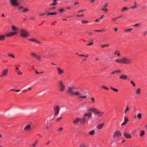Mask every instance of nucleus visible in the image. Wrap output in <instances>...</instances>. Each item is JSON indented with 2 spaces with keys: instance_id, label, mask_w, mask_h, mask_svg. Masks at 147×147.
Masks as SVG:
<instances>
[{
  "instance_id": "nucleus-1",
  "label": "nucleus",
  "mask_w": 147,
  "mask_h": 147,
  "mask_svg": "<svg viewBox=\"0 0 147 147\" xmlns=\"http://www.w3.org/2000/svg\"><path fill=\"white\" fill-rule=\"evenodd\" d=\"M73 94V95L77 96L79 99H86L87 96L86 92L81 88H76Z\"/></svg>"
},
{
  "instance_id": "nucleus-2",
  "label": "nucleus",
  "mask_w": 147,
  "mask_h": 147,
  "mask_svg": "<svg viewBox=\"0 0 147 147\" xmlns=\"http://www.w3.org/2000/svg\"><path fill=\"white\" fill-rule=\"evenodd\" d=\"M11 28L14 32L6 33L5 35H0V37L12 36L17 35L18 33V31L19 30V28L16 27L15 25H13L11 26Z\"/></svg>"
},
{
  "instance_id": "nucleus-3",
  "label": "nucleus",
  "mask_w": 147,
  "mask_h": 147,
  "mask_svg": "<svg viewBox=\"0 0 147 147\" xmlns=\"http://www.w3.org/2000/svg\"><path fill=\"white\" fill-rule=\"evenodd\" d=\"M87 111L92 112L98 117H100L102 116L104 113V111H100L94 107L89 108L88 109Z\"/></svg>"
},
{
  "instance_id": "nucleus-4",
  "label": "nucleus",
  "mask_w": 147,
  "mask_h": 147,
  "mask_svg": "<svg viewBox=\"0 0 147 147\" xmlns=\"http://www.w3.org/2000/svg\"><path fill=\"white\" fill-rule=\"evenodd\" d=\"M116 62L121 64H130L131 63V60L128 58L124 57L121 58L117 59L115 60Z\"/></svg>"
},
{
  "instance_id": "nucleus-5",
  "label": "nucleus",
  "mask_w": 147,
  "mask_h": 147,
  "mask_svg": "<svg viewBox=\"0 0 147 147\" xmlns=\"http://www.w3.org/2000/svg\"><path fill=\"white\" fill-rule=\"evenodd\" d=\"M20 33L22 37H28L31 36L30 33L24 29H21Z\"/></svg>"
},
{
  "instance_id": "nucleus-6",
  "label": "nucleus",
  "mask_w": 147,
  "mask_h": 147,
  "mask_svg": "<svg viewBox=\"0 0 147 147\" xmlns=\"http://www.w3.org/2000/svg\"><path fill=\"white\" fill-rule=\"evenodd\" d=\"M59 83V88L60 91L61 92H64L66 90L65 86L62 80H60Z\"/></svg>"
},
{
  "instance_id": "nucleus-7",
  "label": "nucleus",
  "mask_w": 147,
  "mask_h": 147,
  "mask_svg": "<svg viewBox=\"0 0 147 147\" xmlns=\"http://www.w3.org/2000/svg\"><path fill=\"white\" fill-rule=\"evenodd\" d=\"M9 73V69L7 68H5L2 71L1 77H6L7 76Z\"/></svg>"
},
{
  "instance_id": "nucleus-8",
  "label": "nucleus",
  "mask_w": 147,
  "mask_h": 147,
  "mask_svg": "<svg viewBox=\"0 0 147 147\" xmlns=\"http://www.w3.org/2000/svg\"><path fill=\"white\" fill-rule=\"evenodd\" d=\"M76 88L74 86H69L68 87L67 92L70 94H71L73 95L74 92V90H75Z\"/></svg>"
},
{
  "instance_id": "nucleus-9",
  "label": "nucleus",
  "mask_w": 147,
  "mask_h": 147,
  "mask_svg": "<svg viewBox=\"0 0 147 147\" xmlns=\"http://www.w3.org/2000/svg\"><path fill=\"white\" fill-rule=\"evenodd\" d=\"M30 55L32 57L35 58L38 60H40L42 59V58L40 56L37 55L34 52L31 53Z\"/></svg>"
},
{
  "instance_id": "nucleus-10",
  "label": "nucleus",
  "mask_w": 147,
  "mask_h": 147,
  "mask_svg": "<svg viewBox=\"0 0 147 147\" xmlns=\"http://www.w3.org/2000/svg\"><path fill=\"white\" fill-rule=\"evenodd\" d=\"M56 69L57 73L59 75H61L64 74V71L63 69L60 67H57Z\"/></svg>"
},
{
  "instance_id": "nucleus-11",
  "label": "nucleus",
  "mask_w": 147,
  "mask_h": 147,
  "mask_svg": "<svg viewBox=\"0 0 147 147\" xmlns=\"http://www.w3.org/2000/svg\"><path fill=\"white\" fill-rule=\"evenodd\" d=\"M85 113L83 115V116H84L86 118H87L88 119L91 118L92 117V113L91 112V111Z\"/></svg>"
},
{
  "instance_id": "nucleus-12",
  "label": "nucleus",
  "mask_w": 147,
  "mask_h": 147,
  "mask_svg": "<svg viewBox=\"0 0 147 147\" xmlns=\"http://www.w3.org/2000/svg\"><path fill=\"white\" fill-rule=\"evenodd\" d=\"M19 9L21 10L22 12L23 13H25L29 11V9L25 7L24 6H21L19 7Z\"/></svg>"
},
{
  "instance_id": "nucleus-13",
  "label": "nucleus",
  "mask_w": 147,
  "mask_h": 147,
  "mask_svg": "<svg viewBox=\"0 0 147 147\" xmlns=\"http://www.w3.org/2000/svg\"><path fill=\"white\" fill-rule=\"evenodd\" d=\"M121 132L118 130L115 131L113 135V138H117L121 136Z\"/></svg>"
},
{
  "instance_id": "nucleus-14",
  "label": "nucleus",
  "mask_w": 147,
  "mask_h": 147,
  "mask_svg": "<svg viewBox=\"0 0 147 147\" xmlns=\"http://www.w3.org/2000/svg\"><path fill=\"white\" fill-rule=\"evenodd\" d=\"M54 116H55L59 114L60 110V108L59 106H57L54 108Z\"/></svg>"
},
{
  "instance_id": "nucleus-15",
  "label": "nucleus",
  "mask_w": 147,
  "mask_h": 147,
  "mask_svg": "<svg viewBox=\"0 0 147 147\" xmlns=\"http://www.w3.org/2000/svg\"><path fill=\"white\" fill-rule=\"evenodd\" d=\"M134 93L136 95H140L141 93V89L140 88L138 87L135 89Z\"/></svg>"
},
{
  "instance_id": "nucleus-16",
  "label": "nucleus",
  "mask_w": 147,
  "mask_h": 147,
  "mask_svg": "<svg viewBox=\"0 0 147 147\" xmlns=\"http://www.w3.org/2000/svg\"><path fill=\"white\" fill-rule=\"evenodd\" d=\"M45 124L46 126V128L47 130L52 129V125L48 121H47Z\"/></svg>"
},
{
  "instance_id": "nucleus-17",
  "label": "nucleus",
  "mask_w": 147,
  "mask_h": 147,
  "mask_svg": "<svg viewBox=\"0 0 147 147\" xmlns=\"http://www.w3.org/2000/svg\"><path fill=\"white\" fill-rule=\"evenodd\" d=\"M27 40L32 42H36L38 43H40L39 41L37 40L34 38H33L31 37H28Z\"/></svg>"
},
{
  "instance_id": "nucleus-18",
  "label": "nucleus",
  "mask_w": 147,
  "mask_h": 147,
  "mask_svg": "<svg viewBox=\"0 0 147 147\" xmlns=\"http://www.w3.org/2000/svg\"><path fill=\"white\" fill-rule=\"evenodd\" d=\"M32 129L31 125L30 124H28L26 125L24 128V130L26 131H29Z\"/></svg>"
},
{
  "instance_id": "nucleus-19",
  "label": "nucleus",
  "mask_w": 147,
  "mask_h": 147,
  "mask_svg": "<svg viewBox=\"0 0 147 147\" xmlns=\"http://www.w3.org/2000/svg\"><path fill=\"white\" fill-rule=\"evenodd\" d=\"M105 125L104 123H102L99 124L98 125H97L96 127V128L98 130H100L102 129L103 127V126Z\"/></svg>"
},
{
  "instance_id": "nucleus-20",
  "label": "nucleus",
  "mask_w": 147,
  "mask_h": 147,
  "mask_svg": "<svg viewBox=\"0 0 147 147\" xmlns=\"http://www.w3.org/2000/svg\"><path fill=\"white\" fill-rule=\"evenodd\" d=\"M128 76L124 74L121 75L119 77V78L121 80H125L128 78Z\"/></svg>"
},
{
  "instance_id": "nucleus-21",
  "label": "nucleus",
  "mask_w": 147,
  "mask_h": 147,
  "mask_svg": "<svg viewBox=\"0 0 147 147\" xmlns=\"http://www.w3.org/2000/svg\"><path fill=\"white\" fill-rule=\"evenodd\" d=\"M113 55L114 56H117V57H120L121 54L119 52V51L118 50H115L113 53Z\"/></svg>"
},
{
  "instance_id": "nucleus-22",
  "label": "nucleus",
  "mask_w": 147,
  "mask_h": 147,
  "mask_svg": "<svg viewBox=\"0 0 147 147\" xmlns=\"http://www.w3.org/2000/svg\"><path fill=\"white\" fill-rule=\"evenodd\" d=\"M80 122L82 124H84L86 123V118H85L84 116H83V117L82 118H80Z\"/></svg>"
},
{
  "instance_id": "nucleus-23",
  "label": "nucleus",
  "mask_w": 147,
  "mask_h": 147,
  "mask_svg": "<svg viewBox=\"0 0 147 147\" xmlns=\"http://www.w3.org/2000/svg\"><path fill=\"white\" fill-rule=\"evenodd\" d=\"M123 135L124 136L127 138L131 139L132 138L131 135L125 132L124 133Z\"/></svg>"
},
{
  "instance_id": "nucleus-24",
  "label": "nucleus",
  "mask_w": 147,
  "mask_h": 147,
  "mask_svg": "<svg viewBox=\"0 0 147 147\" xmlns=\"http://www.w3.org/2000/svg\"><path fill=\"white\" fill-rule=\"evenodd\" d=\"M80 118L79 117H76L73 120V123L74 124H76L78 122H80Z\"/></svg>"
},
{
  "instance_id": "nucleus-25",
  "label": "nucleus",
  "mask_w": 147,
  "mask_h": 147,
  "mask_svg": "<svg viewBox=\"0 0 147 147\" xmlns=\"http://www.w3.org/2000/svg\"><path fill=\"white\" fill-rule=\"evenodd\" d=\"M95 131L93 129L89 131L88 132V134L90 136H93L95 134Z\"/></svg>"
},
{
  "instance_id": "nucleus-26",
  "label": "nucleus",
  "mask_w": 147,
  "mask_h": 147,
  "mask_svg": "<svg viewBox=\"0 0 147 147\" xmlns=\"http://www.w3.org/2000/svg\"><path fill=\"white\" fill-rule=\"evenodd\" d=\"M130 108L128 105L126 106V108L124 110V113L126 114L127 112H129V111Z\"/></svg>"
},
{
  "instance_id": "nucleus-27",
  "label": "nucleus",
  "mask_w": 147,
  "mask_h": 147,
  "mask_svg": "<svg viewBox=\"0 0 147 147\" xmlns=\"http://www.w3.org/2000/svg\"><path fill=\"white\" fill-rule=\"evenodd\" d=\"M133 30L132 28L125 29L124 30V32L126 33H129L132 30Z\"/></svg>"
},
{
  "instance_id": "nucleus-28",
  "label": "nucleus",
  "mask_w": 147,
  "mask_h": 147,
  "mask_svg": "<svg viewBox=\"0 0 147 147\" xmlns=\"http://www.w3.org/2000/svg\"><path fill=\"white\" fill-rule=\"evenodd\" d=\"M138 7V5L137 3L136 2H135L134 4V6L131 7L130 9H134L137 8Z\"/></svg>"
},
{
  "instance_id": "nucleus-29",
  "label": "nucleus",
  "mask_w": 147,
  "mask_h": 147,
  "mask_svg": "<svg viewBox=\"0 0 147 147\" xmlns=\"http://www.w3.org/2000/svg\"><path fill=\"white\" fill-rule=\"evenodd\" d=\"M145 134V132L143 130H142L140 131V136L141 137L143 136Z\"/></svg>"
},
{
  "instance_id": "nucleus-30",
  "label": "nucleus",
  "mask_w": 147,
  "mask_h": 147,
  "mask_svg": "<svg viewBox=\"0 0 147 147\" xmlns=\"http://www.w3.org/2000/svg\"><path fill=\"white\" fill-rule=\"evenodd\" d=\"M110 88L111 90H112L116 92H117L118 91V90L117 89L111 86L110 87Z\"/></svg>"
},
{
  "instance_id": "nucleus-31",
  "label": "nucleus",
  "mask_w": 147,
  "mask_h": 147,
  "mask_svg": "<svg viewBox=\"0 0 147 147\" xmlns=\"http://www.w3.org/2000/svg\"><path fill=\"white\" fill-rule=\"evenodd\" d=\"M8 56L9 57H11L13 59L15 58V56L13 54L9 53L8 54Z\"/></svg>"
},
{
  "instance_id": "nucleus-32",
  "label": "nucleus",
  "mask_w": 147,
  "mask_h": 147,
  "mask_svg": "<svg viewBox=\"0 0 147 147\" xmlns=\"http://www.w3.org/2000/svg\"><path fill=\"white\" fill-rule=\"evenodd\" d=\"M137 117L139 119H141L142 117V115L141 113H138L137 115Z\"/></svg>"
},
{
  "instance_id": "nucleus-33",
  "label": "nucleus",
  "mask_w": 147,
  "mask_h": 147,
  "mask_svg": "<svg viewBox=\"0 0 147 147\" xmlns=\"http://www.w3.org/2000/svg\"><path fill=\"white\" fill-rule=\"evenodd\" d=\"M78 55L80 56L85 57H88V55H84V54H78Z\"/></svg>"
},
{
  "instance_id": "nucleus-34",
  "label": "nucleus",
  "mask_w": 147,
  "mask_h": 147,
  "mask_svg": "<svg viewBox=\"0 0 147 147\" xmlns=\"http://www.w3.org/2000/svg\"><path fill=\"white\" fill-rule=\"evenodd\" d=\"M90 99L92 104H95V102L94 98H90Z\"/></svg>"
},
{
  "instance_id": "nucleus-35",
  "label": "nucleus",
  "mask_w": 147,
  "mask_h": 147,
  "mask_svg": "<svg viewBox=\"0 0 147 147\" xmlns=\"http://www.w3.org/2000/svg\"><path fill=\"white\" fill-rule=\"evenodd\" d=\"M57 14V12H51L48 13L47 14V15H55Z\"/></svg>"
},
{
  "instance_id": "nucleus-36",
  "label": "nucleus",
  "mask_w": 147,
  "mask_h": 147,
  "mask_svg": "<svg viewBox=\"0 0 147 147\" xmlns=\"http://www.w3.org/2000/svg\"><path fill=\"white\" fill-rule=\"evenodd\" d=\"M101 87L102 88L104 89L107 90H109V88L107 87L106 86H104V85L102 86H101Z\"/></svg>"
},
{
  "instance_id": "nucleus-37",
  "label": "nucleus",
  "mask_w": 147,
  "mask_h": 147,
  "mask_svg": "<svg viewBox=\"0 0 147 147\" xmlns=\"http://www.w3.org/2000/svg\"><path fill=\"white\" fill-rule=\"evenodd\" d=\"M38 142V140H36L35 143L32 144V146L33 147H35L36 146V144H37Z\"/></svg>"
},
{
  "instance_id": "nucleus-38",
  "label": "nucleus",
  "mask_w": 147,
  "mask_h": 147,
  "mask_svg": "<svg viewBox=\"0 0 147 147\" xmlns=\"http://www.w3.org/2000/svg\"><path fill=\"white\" fill-rule=\"evenodd\" d=\"M10 91H13L14 92H18L20 91V90H16L15 89H10Z\"/></svg>"
},
{
  "instance_id": "nucleus-39",
  "label": "nucleus",
  "mask_w": 147,
  "mask_h": 147,
  "mask_svg": "<svg viewBox=\"0 0 147 147\" xmlns=\"http://www.w3.org/2000/svg\"><path fill=\"white\" fill-rule=\"evenodd\" d=\"M129 9L127 7H124L121 10V12H123L124 11L128 10Z\"/></svg>"
},
{
  "instance_id": "nucleus-40",
  "label": "nucleus",
  "mask_w": 147,
  "mask_h": 147,
  "mask_svg": "<svg viewBox=\"0 0 147 147\" xmlns=\"http://www.w3.org/2000/svg\"><path fill=\"white\" fill-rule=\"evenodd\" d=\"M79 147H86V146L85 144L83 143L81 144Z\"/></svg>"
},
{
  "instance_id": "nucleus-41",
  "label": "nucleus",
  "mask_w": 147,
  "mask_h": 147,
  "mask_svg": "<svg viewBox=\"0 0 147 147\" xmlns=\"http://www.w3.org/2000/svg\"><path fill=\"white\" fill-rule=\"evenodd\" d=\"M130 83L131 84L132 86L134 87H135L136 86V84L135 82L131 80L130 81Z\"/></svg>"
},
{
  "instance_id": "nucleus-42",
  "label": "nucleus",
  "mask_w": 147,
  "mask_h": 147,
  "mask_svg": "<svg viewBox=\"0 0 147 147\" xmlns=\"http://www.w3.org/2000/svg\"><path fill=\"white\" fill-rule=\"evenodd\" d=\"M141 24L140 23H137L133 25V26L134 27H138Z\"/></svg>"
},
{
  "instance_id": "nucleus-43",
  "label": "nucleus",
  "mask_w": 147,
  "mask_h": 147,
  "mask_svg": "<svg viewBox=\"0 0 147 147\" xmlns=\"http://www.w3.org/2000/svg\"><path fill=\"white\" fill-rule=\"evenodd\" d=\"M124 121L127 122L129 120L127 116H125L124 117Z\"/></svg>"
},
{
  "instance_id": "nucleus-44",
  "label": "nucleus",
  "mask_w": 147,
  "mask_h": 147,
  "mask_svg": "<svg viewBox=\"0 0 147 147\" xmlns=\"http://www.w3.org/2000/svg\"><path fill=\"white\" fill-rule=\"evenodd\" d=\"M101 10L105 12H107L108 11V9H107L104 8H102Z\"/></svg>"
},
{
  "instance_id": "nucleus-45",
  "label": "nucleus",
  "mask_w": 147,
  "mask_h": 147,
  "mask_svg": "<svg viewBox=\"0 0 147 147\" xmlns=\"http://www.w3.org/2000/svg\"><path fill=\"white\" fill-rule=\"evenodd\" d=\"M109 46L108 45H101V47L102 48H103L105 47H108Z\"/></svg>"
},
{
  "instance_id": "nucleus-46",
  "label": "nucleus",
  "mask_w": 147,
  "mask_h": 147,
  "mask_svg": "<svg viewBox=\"0 0 147 147\" xmlns=\"http://www.w3.org/2000/svg\"><path fill=\"white\" fill-rule=\"evenodd\" d=\"M81 22L82 23L86 24L88 23V21L86 20H82Z\"/></svg>"
},
{
  "instance_id": "nucleus-47",
  "label": "nucleus",
  "mask_w": 147,
  "mask_h": 147,
  "mask_svg": "<svg viewBox=\"0 0 147 147\" xmlns=\"http://www.w3.org/2000/svg\"><path fill=\"white\" fill-rule=\"evenodd\" d=\"M54 3H51L50 4V5H55L57 4V2L56 1H53Z\"/></svg>"
},
{
  "instance_id": "nucleus-48",
  "label": "nucleus",
  "mask_w": 147,
  "mask_h": 147,
  "mask_svg": "<svg viewBox=\"0 0 147 147\" xmlns=\"http://www.w3.org/2000/svg\"><path fill=\"white\" fill-rule=\"evenodd\" d=\"M107 6H108V3H105L104 5L103 6L102 8H105L106 7H107Z\"/></svg>"
},
{
  "instance_id": "nucleus-49",
  "label": "nucleus",
  "mask_w": 147,
  "mask_h": 147,
  "mask_svg": "<svg viewBox=\"0 0 147 147\" xmlns=\"http://www.w3.org/2000/svg\"><path fill=\"white\" fill-rule=\"evenodd\" d=\"M93 42H89V43H88L87 45V46H90V45H93Z\"/></svg>"
},
{
  "instance_id": "nucleus-50",
  "label": "nucleus",
  "mask_w": 147,
  "mask_h": 147,
  "mask_svg": "<svg viewBox=\"0 0 147 147\" xmlns=\"http://www.w3.org/2000/svg\"><path fill=\"white\" fill-rule=\"evenodd\" d=\"M62 118H63L62 117H60L56 119V121L58 122L60 120L62 119Z\"/></svg>"
},
{
  "instance_id": "nucleus-51",
  "label": "nucleus",
  "mask_w": 147,
  "mask_h": 147,
  "mask_svg": "<svg viewBox=\"0 0 147 147\" xmlns=\"http://www.w3.org/2000/svg\"><path fill=\"white\" fill-rule=\"evenodd\" d=\"M147 33V31H145L143 32V36H146V34Z\"/></svg>"
},
{
  "instance_id": "nucleus-52",
  "label": "nucleus",
  "mask_w": 147,
  "mask_h": 147,
  "mask_svg": "<svg viewBox=\"0 0 147 147\" xmlns=\"http://www.w3.org/2000/svg\"><path fill=\"white\" fill-rule=\"evenodd\" d=\"M146 8V7L145 5H144L142 6V9L143 10L145 9Z\"/></svg>"
},
{
  "instance_id": "nucleus-53",
  "label": "nucleus",
  "mask_w": 147,
  "mask_h": 147,
  "mask_svg": "<svg viewBox=\"0 0 147 147\" xmlns=\"http://www.w3.org/2000/svg\"><path fill=\"white\" fill-rule=\"evenodd\" d=\"M117 19H118V18H117V17H115V18H113L112 19V20L113 21H115Z\"/></svg>"
},
{
  "instance_id": "nucleus-54",
  "label": "nucleus",
  "mask_w": 147,
  "mask_h": 147,
  "mask_svg": "<svg viewBox=\"0 0 147 147\" xmlns=\"http://www.w3.org/2000/svg\"><path fill=\"white\" fill-rule=\"evenodd\" d=\"M63 129V128L62 127H60L57 130V131H61Z\"/></svg>"
},
{
  "instance_id": "nucleus-55",
  "label": "nucleus",
  "mask_w": 147,
  "mask_h": 147,
  "mask_svg": "<svg viewBox=\"0 0 147 147\" xmlns=\"http://www.w3.org/2000/svg\"><path fill=\"white\" fill-rule=\"evenodd\" d=\"M115 71L116 73H121V71L120 70H117Z\"/></svg>"
},
{
  "instance_id": "nucleus-56",
  "label": "nucleus",
  "mask_w": 147,
  "mask_h": 147,
  "mask_svg": "<svg viewBox=\"0 0 147 147\" xmlns=\"http://www.w3.org/2000/svg\"><path fill=\"white\" fill-rule=\"evenodd\" d=\"M5 39V37H0V41H3Z\"/></svg>"
},
{
  "instance_id": "nucleus-57",
  "label": "nucleus",
  "mask_w": 147,
  "mask_h": 147,
  "mask_svg": "<svg viewBox=\"0 0 147 147\" xmlns=\"http://www.w3.org/2000/svg\"><path fill=\"white\" fill-rule=\"evenodd\" d=\"M46 15V13H41V14H40V16H45V15Z\"/></svg>"
},
{
  "instance_id": "nucleus-58",
  "label": "nucleus",
  "mask_w": 147,
  "mask_h": 147,
  "mask_svg": "<svg viewBox=\"0 0 147 147\" xmlns=\"http://www.w3.org/2000/svg\"><path fill=\"white\" fill-rule=\"evenodd\" d=\"M19 69L17 67H16V71L17 72H18V71H19Z\"/></svg>"
},
{
  "instance_id": "nucleus-59",
  "label": "nucleus",
  "mask_w": 147,
  "mask_h": 147,
  "mask_svg": "<svg viewBox=\"0 0 147 147\" xmlns=\"http://www.w3.org/2000/svg\"><path fill=\"white\" fill-rule=\"evenodd\" d=\"M18 75H22V73L20 72V71H18Z\"/></svg>"
},
{
  "instance_id": "nucleus-60",
  "label": "nucleus",
  "mask_w": 147,
  "mask_h": 147,
  "mask_svg": "<svg viewBox=\"0 0 147 147\" xmlns=\"http://www.w3.org/2000/svg\"><path fill=\"white\" fill-rule=\"evenodd\" d=\"M99 59L98 57L96 58L95 59V60L96 61H99Z\"/></svg>"
},
{
  "instance_id": "nucleus-61",
  "label": "nucleus",
  "mask_w": 147,
  "mask_h": 147,
  "mask_svg": "<svg viewBox=\"0 0 147 147\" xmlns=\"http://www.w3.org/2000/svg\"><path fill=\"white\" fill-rule=\"evenodd\" d=\"M64 11V10L63 9H61L59 10V11L60 12H63Z\"/></svg>"
},
{
  "instance_id": "nucleus-62",
  "label": "nucleus",
  "mask_w": 147,
  "mask_h": 147,
  "mask_svg": "<svg viewBox=\"0 0 147 147\" xmlns=\"http://www.w3.org/2000/svg\"><path fill=\"white\" fill-rule=\"evenodd\" d=\"M116 73V71H114L112 72H111V74L112 75H113V74H114Z\"/></svg>"
},
{
  "instance_id": "nucleus-63",
  "label": "nucleus",
  "mask_w": 147,
  "mask_h": 147,
  "mask_svg": "<svg viewBox=\"0 0 147 147\" xmlns=\"http://www.w3.org/2000/svg\"><path fill=\"white\" fill-rule=\"evenodd\" d=\"M127 122H125L124 121L123 123H122L121 124V125H125L126 123H127Z\"/></svg>"
},
{
  "instance_id": "nucleus-64",
  "label": "nucleus",
  "mask_w": 147,
  "mask_h": 147,
  "mask_svg": "<svg viewBox=\"0 0 147 147\" xmlns=\"http://www.w3.org/2000/svg\"><path fill=\"white\" fill-rule=\"evenodd\" d=\"M136 130H134L132 131L131 133H134L136 132Z\"/></svg>"
}]
</instances>
